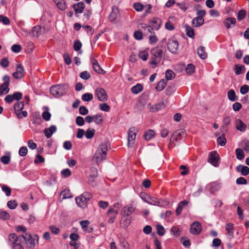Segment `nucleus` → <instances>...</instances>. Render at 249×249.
<instances>
[{"label": "nucleus", "instance_id": "obj_1", "mask_svg": "<svg viewBox=\"0 0 249 249\" xmlns=\"http://www.w3.org/2000/svg\"><path fill=\"white\" fill-rule=\"evenodd\" d=\"M16 231L18 232H22L23 234L19 235L18 236L21 240L23 239L27 247L30 249H34L36 246L35 241L38 243L39 237L37 234H34L33 236L31 233L27 232V228L23 226H18L16 227Z\"/></svg>", "mask_w": 249, "mask_h": 249}, {"label": "nucleus", "instance_id": "obj_2", "mask_svg": "<svg viewBox=\"0 0 249 249\" xmlns=\"http://www.w3.org/2000/svg\"><path fill=\"white\" fill-rule=\"evenodd\" d=\"M69 89V86L66 84L55 85L50 88V91L54 97H60L65 95Z\"/></svg>", "mask_w": 249, "mask_h": 249}, {"label": "nucleus", "instance_id": "obj_3", "mask_svg": "<svg viewBox=\"0 0 249 249\" xmlns=\"http://www.w3.org/2000/svg\"><path fill=\"white\" fill-rule=\"evenodd\" d=\"M107 152V145L105 143L100 144L93 156V159L95 160L96 162L98 163L104 160L106 158Z\"/></svg>", "mask_w": 249, "mask_h": 249}, {"label": "nucleus", "instance_id": "obj_4", "mask_svg": "<svg viewBox=\"0 0 249 249\" xmlns=\"http://www.w3.org/2000/svg\"><path fill=\"white\" fill-rule=\"evenodd\" d=\"M151 54L152 56L150 58V63L155 67L160 62L162 56V51L158 47L153 48L151 50Z\"/></svg>", "mask_w": 249, "mask_h": 249}, {"label": "nucleus", "instance_id": "obj_5", "mask_svg": "<svg viewBox=\"0 0 249 249\" xmlns=\"http://www.w3.org/2000/svg\"><path fill=\"white\" fill-rule=\"evenodd\" d=\"M206 14L204 10H198L196 12L197 17L194 18L192 21V26L195 27H198L202 25L204 23V17Z\"/></svg>", "mask_w": 249, "mask_h": 249}, {"label": "nucleus", "instance_id": "obj_6", "mask_svg": "<svg viewBox=\"0 0 249 249\" xmlns=\"http://www.w3.org/2000/svg\"><path fill=\"white\" fill-rule=\"evenodd\" d=\"M8 240L12 249H24L21 244V240L15 233H11L9 235Z\"/></svg>", "mask_w": 249, "mask_h": 249}, {"label": "nucleus", "instance_id": "obj_7", "mask_svg": "<svg viewBox=\"0 0 249 249\" xmlns=\"http://www.w3.org/2000/svg\"><path fill=\"white\" fill-rule=\"evenodd\" d=\"M91 198V195L89 192H85L80 196L75 198V201L77 204L80 207L85 208L87 203Z\"/></svg>", "mask_w": 249, "mask_h": 249}, {"label": "nucleus", "instance_id": "obj_8", "mask_svg": "<svg viewBox=\"0 0 249 249\" xmlns=\"http://www.w3.org/2000/svg\"><path fill=\"white\" fill-rule=\"evenodd\" d=\"M119 204L116 203L114 205L113 208H110L107 212V214L109 216L108 222L109 223H113L115 219L116 216L119 211Z\"/></svg>", "mask_w": 249, "mask_h": 249}, {"label": "nucleus", "instance_id": "obj_9", "mask_svg": "<svg viewBox=\"0 0 249 249\" xmlns=\"http://www.w3.org/2000/svg\"><path fill=\"white\" fill-rule=\"evenodd\" d=\"M161 24V21L160 19L158 18H154L149 21V25L146 26L144 24V26H142V28H148V31L151 33V28L152 30H158L160 29V25Z\"/></svg>", "mask_w": 249, "mask_h": 249}, {"label": "nucleus", "instance_id": "obj_10", "mask_svg": "<svg viewBox=\"0 0 249 249\" xmlns=\"http://www.w3.org/2000/svg\"><path fill=\"white\" fill-rule=\"evenodd\" d=\"M138 130L136 127H131L128 131L127 146L132 147L135 143Z\"/></svg>", "mask_w": 249, "mask_h": 249}, {"label": "nucleus", "instance_id": "obj_11", "mask_svg": "<svg viewBox=\"0 0 249 249\" xmlns=\"http://www.w3.org/2000/svg\"><path fill=\"white\" fill-rule=\"evenodd\" d=\"M4 83L0 86V96L3 94H7L9 92V83L10 81V77L8 75H5L3 77Z\"/></svg>", "mask_w": 249, "mask_h": 249}, {"label": "nucleus", "instance_id": "obj_12", "mask_svg": "<svg viewBox=\"0 0 249 249\" xmlns=\"http://www.w3.org/2000/svg\"><path fill=\"white\" fill-rule=\"evenodd\" d=\"M167 49L173 53H177L178 49V43L175 38H169L167 44Z\"/></svg>", "mask_w": 249, "mask_h": 249}, {"label": "nucleus", "instance_id": "obj_13", "mask_svg": "<svg viewBox=\"0 0 249 249\" xmlns=\"http://www.w3.org/2000/svg\"><path fill=\"white\" fill-rule=\"evenodd\" d=\"M145 202L153 205L160 206V202L158 198L151 196L147 194H144L142 197Z\"/></svg>", "mask_w": 249, "mask_h": 249}, {"label": "nucleus", "instance_id": "obj_14", "mask_svg": "<svg viewBox=\"0 0 249 249\" xmlns=\"http://www.w3.org/2000/svg\"><path fill=\"white\" fill-rule=\"evenodd\" d=\"M219 156L216 151L211 152L209 153V157L208 161L215 167L218 166Z\"/></svg>", "mask_w": 249, "mask_h": 249}, {"label": "nucleus", "instance_id": "obj_15", "mask_svg": "<svg viewBox=\"0 0 249 249\" xmlns=\"http://www.w3.org/2000/svg\"><path fill=\"white\" fill-rule=\"evenodd\" d=\"M22 97V93L20 92L17 91L12 95H7L4 98L5 101L8 104H11L14 100L19 101Z\"/></svg>", "mask_w": 249, "mask_h": 249}, {"label": "nucleus", "instance_id": "obj_16", "mask_svg": "<svg viewBox=\"0 0 249 249\" xmlns=\"http://www.w3.org/2000/svg\"><path fill=\"white\" fill-rule=\"evenodd\" d=\"M95 94L98 99L102 102L106 101L107 100V95L106 90L102 88H98L95 89Z\"/></svg>", "mask_w": 249, "mask_h": 249}, {"label": "nucleus", "instance_id": "obj_17", "mask_svg": "<svg viewBox=\"0 0 249 249\" xmlns=\"http://www.w3.org/2000/svg\"><path fill=\"white\" fill-rule=\"evenodd\" d=\"M136 210V207L133 204H129L124 207L122 210V215L123 217H127L133 213Z\"/></svg>", "mask_w": 249, "mask_h": 249}, {"label": "nucleus", "instance_id": "obj_18", "mask_svg": "<svg viewBox=\"0 0 249 249\" xmlns=\"http://www.w3.org/2000/svg\"><path fill=\"white\" fill-rule=\"evenodd\" d=\"M201 230L202 226L199 222H194L190 226V232L192 234L197 235L200 233Z\"/></svg>", "mask_w": 249, "mask_h": 249}, {"label": "nucleus", "instance_id": "obj_19", "mask_svg": "<svg viewBox=\"0 0 249 249\" xmlns=\"http://www.w3.org/2000/svg\"><path fill=\"white\" fill-rule=\"evenodd\" d=\"M90 62L92 65L93 69L96 72L99 74H104L105 73V71L102 69L96 59L91 58Z\"/></svg>", "mask_w": 249, "mask_h": 249}, {"label": "nucleus", "instance_id": "obj_20", "mask_svg": "<svg viewBox=\"0 0 249 249\" xmlns=\"http://www.w3.org/2000/svg\"><path fill=\"white\" fill-rule=\"evenodd\" d=\"M24 73L23 67L21 64H18L16 67V71L13 73V76L16 79H20L23 76Z\"/></svg>", "mask_w": 249, "mask_h": 249}, {"label": "nucleus", "instance_id": "obj_21", "mask_svg": "<svg viewBox=\"0 0 249 249\" xmlns=\"http://www.w3.org/2000/svg\"><path fill=\"white\" fill-rule=\"evenodd\" d=\"M119 14L118 7L113 6L112 8V12L109 15V18L111 21H114L118 17Z\"/></svg>", "mask_w": 249, "mask_h": 249}, {"label": "nucleus", "instance_id": "obj_22", "mask_svg": "<svg viewBox=\"0 0 249 249\" xmlns=\"http://www.w3.org/2000/svg\"><path fill=\"white\" fill-rule=\"evenodd\" d=\"M56 127L54 125H52L49 128H45L44 133L47 138H50L53 133L56 131Z\"/></svg>", "mask_w": 249, "mask_h": 249}, {"label": "nucleus", "instance_id": "obj_23", "mask_svg": "<svg viewBox=\"0 0 249 249\" xmlns=\"http://www.w3.org/2000/svg\"><path fill=\"white\" fill-rule=\"evenodd\" d=\"M236 23V19L234 18H228L224 21V24L227 29H230L231 27L235 26Z\"/></svg>", "mask_w": 249, "mask_h": 249}, {"label": "nucleus", "instance_id": "obj_24", "mask_svg": "<svg viewBox=\"0 0 249 249\" xmlns=\"http://www.w3.org/2000/svg\"><path fill=\"white\" fill-rule=\"evenodd\" d=\"M189 202L187 200H183L180 201L178 205L177 209L176 210V213L177 215H179L181 214V212L183 208L188 204Z\"/></svg>", "mask_w": 249, "mask_h": 249}, {"label": "nucleus", "instance_id": "obj_25", "mask_svg": "<svg viewBox=\"0 0 249 249\" xmlns=\"http://www.w3.org/2000/svg\"><path fill=\"white\" fill-rule=\"evenodd\" d=\"M85 4L83 2H79L76 4L73 5V8L74 10L75 14L77 13H82L85 8Z\"/></svg>", "mask_w": 249, "mask_h": 249}, {"label": "nucleus", "instance_id": "obj_26", "mask_svg": "<svg viewBox=\"0 0 249 249\" xmlns=\"http://www.w3.org/2000/svg\"><path fill=\"white\" fill-rule=\"evenodd\" d=\"M236 169L237 172H240L243 176H245L249 174V168L247 166L239 165L236 167Z\"/></svg>", "mask_w": 249, "mask_h": 249}, {"label": "nucleus", "instance_id": "obj_27", "mask_svg": "<svg viewBox=\"0 0 249 249\" xmlns=\"http://www.w3.org/2000/svg\"><path fill=\"white\" fill-rule=\"evenodd\" d=\"M236 128L241 132H244L246 130L247 125L240 119H237L236 121Z\"/></svg>", "mask_w": 249, "mask_h": 249}, {"label": "nucleus", "instance_id": "obj_28", "mask_svg": "<svg viewBox=\"0 0 249 249\" xmlns=\"http://www.w3.org/2000/svg\"><path fill=\"white\" fill-rule=\"evenodd\" d=\"M228 237L231 238L233 236V224L231 223H227L225 226Z\"/></svg>", "mask_w": 249, "mask_h": 249}, {"label": "nucleus", "instance_id": "obj_29", "mask_svg": "<svg viewBox=\"0 0 249 249\" xmlns=\"http://www.w3.org/2000/svg\"><path fill=\"white\" fill-rule=\"evenodd\" d=\"M205 50V47L203 46H200L197 50V54L202 59H205L207 57V53Z\"/></svg>", "mask_w": 249, "mask_h": 249}, {"label": "nucleus", "instance_id": "obj_30", "mask_svg": "<svg viewBox=\"0 0 249 249\" xmlns=\"http://www.w3.org/2000/svg\"><path fill=\"white\" fill-rule=\"evenodd\" d=\"M235 73L236 75H239L244 73L246 71L245 67L243 65L236 64L234 66Z\"/></svg>", "mask_w": 249, "mask_h": 249}, {"label": "nucleus", "instance_id": "obj_31", "mask_svg": "<svg viewBox=\"0 0 249 249\" xmlns=\"http://www.w3.org/2000/svg\"><path fill=\"white\" fill-rule=\"evenodd\" d=\"M210 187V193L211 194H214L216 191L219 190L221 188V185L219 183L214 182L209 185Z\"/></svg>", "mask_w": 249, "mask_h": 249}, {"label": "nucleus", "instance_id": "obj_32", "mask_svg": "<svg viewBox=\"0 0 249 249\" xmlns=\"http://www.w3.org/2000/svg\"><path fill=\"white\" fill-rule=\"evenodd\" d=\"M166 85V80L164 79H162L158 83L156 89L157 91H160L164 89Z\"/></svg>", "mask_w": 249, "mask_h": 249}, {"label": "nucleus", "instance_id": "obj_33", "mask_svg": "<svg viewBox=\"0 0 249 249\" xmlns=\"http://www.w3.org/2000/svg\"><path fill=\"white\" fill-rule=\"evenodd\" d=\"M24 105L23 102H17L14 106V109L15 113L22 111L24 108Z\"/></svg>", "mask_w": 249, "mask_h": 249}, {"label": "nucleus", "instance_id": "obj_34", "mask_svg": "<svg viewBox=\"0 0 249 249\" xmlns=\"http://www.w3.org/2000/svg\"><path fill=\"white\" fill-rule=\"evenodd\" d=\"M143 89L142 85L140 84H137L136 85L131 88V92L135 94H137L141 92Z\"/></svg>", "mask_w": 249, "mask_h": 249}, {"label": "nucleus", "instance_id": "obj_35", "mask_svg": "<svg viewBox=\"0 0 249 249\" xmlns=\"http://www.w3.org/2000/svg\"><path fill=\"white\" fill-rule=\"evenodd\" d=\"M155 132L153 130L149 129L144 132L143 138L146 140H149L155 137Z\"/></svg>", "mask_w": 249, "mask_h": 249}, {"label": "nucleus", "instance_id": "obj_36", "mask_svg": "<svg viewBox=\"0 0 249 249\" xmlns=\"http://www.w3.org/2000/svg\"><path fill=\"white\" fill-rule=\"evenodd\" d=\"M228 99L231 101H235L238 100L235 91L232 89L228 92Z\"/></svg>", "mask_w": 249, "mask_h": 249}, {"label": "nucleus", "instance_id": "obj_37", "mask_svg": "<svg viewBox=\"0 0 249 249\" xmlns=\"http://www.w3.org/2000/svg\"><path fill=\"white\" fill-rule=\"evenodd\" d=\"M57 7L61 10H64L66 8V4L64 0H53Z\"/></svg>", "mask_w": 249, "mask_h": 249}, {"label": "nucleus", "instance_id": "obj_38", "mask_svg": "<svg viewBox=\"0 0 249 249\" xmlns=\"http://www.w3.org/2000/svg\"><path fill=\"white\" fill-rule=\"evenodd\" d=\"M93 121L97 124H102L103 122V118L101 114H97L93 116Z\"/></svg>", "mask_w": 249, "mask_h": 249}, {"label": "nucleus", "instance_id": "obj_39", "mask_svg": "<svg viewBox=\"0 0 249 249\" xmlns=\"http://www.w3.org/2000/svg\"><path fill=\"white\" fill-rule=\"evenodd\" d=\"M186 35L189 37L194 38L195 37V33H194V30L193 28L189 26L186 25Z\"/></svg>", "mask_w": 249, "mask_h": 249}, {"label": "nucleus", "instance_id": "obj_40", "mask_svg": "<svg viewBox=\"0 0 249 249\" xmlns=\"http://www.w3.org/2000/svg\"><path fill=\"white\" fill-rule=\"evenodd\" d=\"M231 122V120L230 117L226 116L224 118L222 128L224 129L225 131H227L228 129L227 127L230 124Z\"/></svg>", "mask_w": 249, "mask_h": 249}, {"label": "nucleus", "instance_id": "obj_41", "mask_svg": "<svg viewBox=\"0 0 249 249\" xmlns=\"http://www.w3.org/2000/svg\"><path fill=\"white\" fill-rule=\"evenodd\" d=\"M41 31L40 26H35L32 29V35L34 37H38Z\"/></svg>", "mask_w": 249, "mask_h": 249}, {"label": "nucleus", "instance_id": "obj_42", "mask_svg": "<svg viewBox=\"0 0 249 249\" xmlns=\"http://www.w3.org/2000/svg\"><path fill=\"white\" fill-rule=\"evenodd\" d=\"M236 158L239 160H242L245 157V154L241 148H237L235 150Z\"/></svg>", "mask_w": 249, "mask_h": 249}, {"label": "nucleus", "instance_id": "obj_43", "mask_svg": "<svg viewBox=\"0 0 249 249\" xmlns=\"http://www.w3.org/2000/svg\"><path fill=\"white\" fill-rule=\"evenodd\" d=\"M95 133V129L89 128L86 130V132H85V134L87 139H90L93 137Z\"/></svg>", "mask_w": 249, "mask_h": 249}, {"label": "nucleus", "instance_id": "obj_44", "mask_svg": "<svg viewBox=\"0 0 249 249\" xmlns=\"http://www.w3.org/2000/svg\"><path fill=\"white\" fill-rule=\"evenodd\" d=\"M82 100L85 102H89L93 99V96L91 93H86L82 95Z\"/></svg>", "mask_w": 249, "mask_h": 249}, {"label": "nucleus", "instance_id": "obj_45", "mask_svg": "<svg viewBox=\"0 0 249 249\" xmlns=\"http://www.w3.org/2000/svg\"><path fill=\"white\" fill-rule=\"evenodd\" d=\"M175 74L173 71L171 70H168L165 72V78L166 80H171L175 77Z\"/></svg>", "mask_w": 249, "mask_h": 249}, {"label": "nucleus", "instance_id": "obj_46", "mask_svg": "<svg viewBox=\"0 0 249 249\" xmlns=\"http://www.w3.org/2000/svg\"><path fill=\"white\" fill-rule=\"evenodd\" d=\"M175 86L174 85H170L168 86L165 90V94L167 95H171L175 91Z\"/></svg>", "mask_w": 249, "mask_h": 249}, {"label": "nucleus", "instance_id": "obj_47", "mask_svg": "<svg viewBox=\"0 0 249 249\" xmlns=\"http://www.w3.org/2000/svg\"><path fill=\"white\" fill-rule=\"evenodd\" d=\"M217 143L221 146H224L227 142L226 139L225 137V134H223L222 136L219 137L217 140Z\"/></svg>", "mask_w": 249, "mask_h": 249}, {"label": "nucleus", "instance_id": "obj_48", "mask_svg": "<svg viewBox=\"0 0 249 249\" xmlns=\"http://www.w3.org/2000/svg\"><path fill=\"white\" fill-rule=\"evenodd\" d=\"M157 233L160 236H163L165 233V230L164 227L161 225H158L156 226Z\"/></svg>", "mask_w": 249, "mask_h": 249}, {"label": "nucleus", "instance_id": "obj_49", "mask_svg": "<svg viewBox=\"0 0 249 249\" xmlns=\"http://www.w3.org/2000/svg\"><path fill=\"white\" fill-rule=\"evenodd\" d=\"M1 189L3 192L5 193V195L9 196L11 195V189L6 185H2L1 186Z\"/></svg>", "mask_w": 249, "mask_h": 249}, {"label": "nucleus", "instance_id": "obj_50", "mask_svg": "<svg viewBox=\"0 0 249 249\" xmlns=\"http://www.w3.org/2000/svg\"><path fill=\"white\" fill-rule=\"evenodd\" d=\"M61 195L63 196L64 199L69 198L72 197L70 191L68 189H65L62 191Z\"/></svg>", "mask_w": 249, "mask_h": 249}, {"label": "nucleus", "instance_id": "obj_51", "mask_svg": "<svg viewBox=\"0 0 249 249\" xmlns=\"http://www.w3.org/2000/svg\"><path fill=\"white\" fill-rule=\"evenodd\" d=\"M246 15V12L245 10L242 9L240 10L237 14V18L238 20L241 21L243 20L245 17Z\"/></svg>", "mask_w": 249, "mask_h": 249}, {"label": "nucleus", "instance_id": "obj_52", "mask_svg": "<svg viewBox=\"0 0 249 249\" xmlns=\"http://www.w3.org/2000/svg\"><path fill=\"white\" fill-rule=\"evenodd\" d=\"M99 109L102 111L108 112L110 110V107L106 103L100 104L99 105Z\"/></svg>", "mask_w": 249, "mask_h": 249}, {"label": "nucleus", "instance_id": "obj_53", "mask_svg": "<svg viewBox=\"0 0 249 249\" xmlns=\"http://www.w3.org/2000/svg\"><path fill=\"white\" fill-rule=\"evenodd\" d=\"M133 7L137 12H141L144 8V6L140 2H136L133 4Z\"/></svg>", "mask_w": 249, "mask_h": 249}, {"label": "nucleus", "instance_id": "obj_54", "mask_svg": "<svg viewBox=\"0 0 249 249\" xmlns=\"http://www.w3.org/2000/svg\"><path fill=\"white\" fill-rule=\"evenodd\" d=\"M195 67L192 64H189L187 65L186 68V71L187 74H191L195 72Z\"/></svg>", "mask_w": 249, "mask_h": 249}, {"label": "nucleus", "instance_id": "obj_55", "mask_svg": "<svg viewBox=\"0 0 249 249\" xmlns=\"http://www.w3.org/2000/svg\"><path fill=\"white\" fill-rule=\"evenodd\" d=\"M18 206V203L16 200H10L7 202V206L11 210H13L16 208Z\"/></svg>", "mask_w": 249, "mask_h": 249}, {"label": "nucleus", "instance_id": "obj_56", "mask_svg": "<svg viewBox=\"0 0 249 249\" xmlns=\"http://www.w3.org/2000/svg\"><path fill=\"white\" fill-rule=\"evenodd\" d=\"M177 5L182 10L185 11L189 8V5L185 2L177 3Z\"/></svg>", "mask_w": 249, "mask_h": 249}, {"label": "nucleus", "instance_id": "obj_57", "mask_svg": "<svg viewBox=\"0 0 249 249\" xmlns=\"http://www.w3.org/2000/svg\"><path fill=\"white\" fill-rule=\"evenodd\" d=\"M28 152V149L26 146H22L20 148L18 154L20 156H25Z\"/></svg>", "mask_w": 249, "mask_h": 249}, {"label": "nucleus", "instance_id": "obj_58", "mask_svg": "<svg viewBox=\"0 0 249 249\" xmlns=\"http://www.w3.org/2000/svg\"><path fill=\"white\" fill-rule=\"evenodd\" d=\"M82 47V43L79 40H76L74 42L73 49L75 51H79Z\"/></svg>", "mask_w": 249, "mask_h": 249}, {"label": "nucleus", "instance_id": "obj_59", "mask_svg": "<svg viewBox=\"0 0 249 249\" xmlns=\"http://www.w3.org/2000/svg\"><path fill=\"white\" fill-rule=\"evenodd\" d=\"M76 124L78 126H83L85 123L84 118L81 116H77L75 120Z\"/></svg>", "mask_w": 249, "mask_h": 249}, {"label": "nucleus", "instance_id": "obj_60", "mask_svg": "<svg viewBox=\"0 0 249 249\" xmlns=\"http://www.w3.org/2000/svg\"><path fill=\"white\" fill-rule=\"evenodd\" d=\"M134 37L136 39L140 40L142 39L143 37L142 33L140 30L136 31L134 33Z\"/></svg>", "mask_w": 249, "mask_h": 249}, {"label": "nucleus", "instance_id": "obj_61", "mask_svg": "<svg viewBox=\"0 0 249 249\" xmlns=\"http://www.w3.org/2000/svg\"><path fill=\"white\" fill-rule=\"evenodd\" d=\"M0 22H2L3 24L7 25L10 24V21L7 17L0 15Z\"/></svg>", "mask_w": 249, "mask_h": 249}, {"label": "nucleus", "instance_id": "obj_62", "mask_svg": "<svg viewBox=\"0 0 249 249\" xmlns=\"http://www.w3.org/2000/svg\"><path fill=\"white\" fill-rule=\"evenodd\" d=\"M79 112L81 115H86L89 113V110L85 106H80L79 108Z\"/></svg>", "mask_w": 249, "mask_h": 249}, {"label": "nucleus", "instance_id": "obj_63", "mask_svg": "<svg viewBox=\"0 0 249 249\" xmlns=\"http://www.w3.org/2000/svg\"><path fill=\"white\" fill-rule=\"evenodd\" d=\"M236 183L238 185H246L247 184V181L245 178L239 177L237 178Z\"/></svg>", "mask_w": 249, "mask_h": 249}, {"label": "nucleus", "instance_id": "obj_64", "mask_svg": "<svg viewBox=\"0 0 249 249\" xmlns=\"http://www.w3.org/2000/svg\"><path fill=\"white\" fill-rule=\"evenodd\" d=\"M80 77L84 80H88L90 77V75L87 71H84L80 73Z\"/></svg>", "mask_w": 249, "mask_h": 249}]
</instances>
